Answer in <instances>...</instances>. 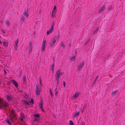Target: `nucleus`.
I'll use <instances>...</instances> for the list:
<instances>
[{"mask_svg": "<svg viewBox=\"0 0 125 125\" xmlns=\"http://www.w3.org/2000/svg\"><path fill=\"white\" fill-rule=\"evenodd\" d=\"M8 106V103L5 101L4 102L3 100L0 98V109H4L5 110L7 111L10 114V119L12 123L14 122V121L17 120L16 115L15 114L16 112L14 110L12 109L11 111L10 108H5Z\"/></svg>", "mask_w": 125, "mask_h": 125, "instance_id": "1", "label": "nucleus"}, {"mask_svg": "<svg viewBox=\"0 0 125 125\" xmlns=\"http://www.w3.org/2000/svg\"><path fill=\"white\" fill-rule=\"evenodd\" d=\"M57 40V39L54 38H52L50 42V47H52L55 44L56 41Z\"/></svg>", "mask_w": 125, "mask_h": 125, "instance_id": "2", "label": "nucleus"}, {"mask_svg": "<svg viewBox=\"0 0 125 125\" xmlns=\"http://www.w3.org/2000/svg\"><path fill=\"white\" fill-rule=\"evenodd\" d=\"M46 41L45 40H43L42 44V46L41 48V50L42 52L45 51L46 45L45 43H46Z\"/></svg>", "mask_w": 125, "mask_h": 125, "instance_id": "3", "label": "nucleus"}, {"mask_svg": "<svg viewBox=\"0 0 125 125\" xmlns=\"http://www.w3.org/2000/svg\"><path fill=\"white\" fill-rule=\"evenodd\" d=\"M79 94L80 93L79 92H78L77 93L76 92L73 95V96L72 97V99L73 100L77 99L78 97Z\"/></svg>", "mask_w": 125, "mask_h": 125, "instance_id": "4", "label": "nucleus"}, {"mask_svg": "<svg viewBox=\"0 0 125 125\" xmlns=\"http://www.w3.org/2000/svg\"><path fill=\"white\" fill-rule=\"evenodd\" d=\"M43 101L42 100H41V103L39 104V105L40 108L43 112H44V110L43 109Z\"/></svg>", "mask_w": 125, "mask_h": 125, "instance_id": "5", "label": "nucleus"}, {"mask_svg": "<svg viewBox=\"0 0 125 125\" xmlns=\"http://www.w3.org/2000/svg\"><path fill=\"white\" fill-rule=\"evenodd\" d=\"M11 82L14 85L16 88H18L19 84L16 81L14 80H11Z\"/></svg>", "mask_w": 125, "mask_h": 125, "instance_id": "6", "label": "nucleus"}, {"mask_svg": "<svg viewBox=\"0 0 125 125\" xmlns=\"http://www.w3.org/2000/svg\"><path fill=\"white\" fill-rule=\"evenodd\" d=\"M61 70H58L56 72L55 74V77H60V74L61 73Z\"/></svg>", "mask_w": 125, "mask_h": 125, "instance_id": "7", "label": "nucleus"}, {"mask_svg": "<svg viewBox=\"0 0 125 125\" xmlns=\"http://www.w3.org/2000/svg\"><path fill=\"white\" fill-rule=\"evenodd\" d=\"M19 42V39L18 38L15 41V50L16 51H17L18 49V43Z\"/></svg>", "mask_w": 125, "mask_h": 125, "instance_id": "8", "label": "nucleus"}, {"mask_svg": "<svg viewBox=\"0 0 125 125\" xmlns=\"http://www.w3.org/2000/svg\"><path fill=\"white\" fill-rule=\"evenodd\" d=\"M41 91V89L40 88L39 89H36L35 91L36 94L38 95H39Z\"/></svg>", "mask_w": 125, "mask_h": 125, "instance_id": "9", "label": "nucleus"}, {"mask_svg": "<svg viewBox=\"0 0 125 125\" xmlns=\"http://www.w3.org/2000/svg\"><path fill=\"white\" fill-rule=\"evenodd\" d=\"M84 61H83L82 62L80 63L78 67V70H79L80 69L82 68L83 66L84 65Z\"/></svg>", "mask_w": 125, "mask_h": 125, "instance_id": "10", "label": "nucleus"}, {"mask_svg": "<svg viewBox=\"0 0 125 125\" xmlns=\"http://www.w3.org/2000/svg\"><path fill=\"white\" fill-rule=\"evenodd\" d=\"M80 110L78 112L77 111H76L75 113V114H73V115L72 117L73 118H74L75 117H76L77 116H78L80 114Z\"/></svg>", "mask_w": 125, "mask_h": 125, "instance_id": "11", "label": "nucleus"}, {"mask_svg": "<svg viewBox=\"0 0 125 125\" xmlns=\"http://www.w3.org/2000/svg\"><path fill=\"white\" fill-rule=\"evenodd\" d=\"M22 102H23V104L25 105H30L29 102L27 100H23L22 99L21 100Z\"/></svg>", "mask_w": 125, "mask_h": 125, "instance_id": "12", "label": "nucleus"}, {"mask_svg": "<svg viewBox=\"0 0 125 125\" xmlns=\"http://www.w3.org/2000/svg\"><path fill=\"white\" fill-rule=\"evenodd\" d=\"M54 29L51 28V29L49 30H47V31L46 34L47 35H49L50 33H52V32L54 31Z\"/></svg>", "mask_w": 125, "mask_h": 125, "instance_id": "13", "label": "nucleus"}, {"mask_svg": "<svg viewBox=\"0 0 125 125\" xmlns=\"http://www.w3.org/2000/svg\"><path fill=\"white\" fill-rule=\"evenodd\" d=\"M21 116V121H23V119L25 118V115L22 113H21L20 114Z\"/></svg>", "mask_w": 125, "mask_h": 125, "instance_id": "14", "label": "nucleus"}, {"mask_svg": "<svg viewBox=\"0 0 125 125\" xmlns=\"http://www.w3.org/2000/svg\"><path fill=\"white\" fill-rule=\"evenodd\" d=\"M106 6L105 5H103L102 7L98 11V12L99 13H100L101 12H102L103 11V10H104V9H105V7Z\"/></svg>", "mask_w": 125, "mask_h": 125, "instance_id": "15", "label": "nucleus"}, {"mask_svg": "<svg viewBox=\"0 0 125 125\" xmlns=\"http://www.w3.org/2000/svg\"><path fill=\"white\" fill-rule=\"evenodd\" d=\"M33 116L34 117L38 119L40 118L41 116L40 114H36L34 115Z\"/></svg>", "mask_w": 125, "mask_h": 125, "instance_id": "16", "label": "nucleus"}, {"mask_svg": "<svg viewBox=\"0 0 125 125\" xmlns=\"http://www.w3.org/2000/svg\"><path fill=\"white\" fill-rule=\"evenodd\" d=\"M6 98L7 99V100L8 101H10V100H11L12 97H11L9 95H7L6 96Z\"/></svg>", "mask_w": 125, "mask_h": 125, "instance_id": "17", "label": "nucleus"}, {"mask_svg": "<svg viewBox=\"0 0 125 125\" xmlns=\"http://www.w3.org/2000/svg\"><path fill=\"white\" fill-rule=\"evenodd\" d=\"M4 121H5L9 125H12V124L10 121L7 118L6 119H5Z\"/></svg>", "mask_w": 125, "mask_h": 125, "instance_id": "18", "label": "nucleus"}, {"mask_svg": "<svg viewBox=\"0 0 125 125\" xmlns=\"http://www.w3.org/2000/svg\"><path fill=\"white\" fill-rule=\"evenodd\" d=\"M3 46H4L7 47L8 46V43L6 42L5 41L2 42Z\"/></svg>", "mask_w": 125, "mask_h": 125, "instance_id": "19", "label": "nucleus"}, {"mask_svg": "<svg viewBox=\"0 0 125 125\" xmlns=\"http://www.w3.org/2000/svg\"><path fill=\"white\" fill-rule=\"evenodd\" d=\"M29 102L30 105V104H33L34 103V101L33 99L31 98V100L29 101Z\"/></svg>", "mask_w": 125, "mask_h": 125, "instance_id": "20", "label": "nucleus"}, {"mask_svg": "<svg viewBox=\"0 0 125 125\" xmlns=\"http://www.w3.org/2000/svg\"><path fill=\"white\" fill-rule=\"evenodd\" d=\"M118 90H115L114 91L112 92V95L113 96H115L116 93L118 92Z\"/></svg>", "mask_w": 125, "mask_h": 125, "instance_id": "21", "label": "nucleus"}, {"mask_svg": "<svg viewBox=\"0 0 125 125\" xmlns=\"http://www.w3.org/2000/svg\"><path fill=\"white\" fill-rule=\"evenodd\" d=\"M56 9V5H55L54 6V8L53 9L52 12H54V13H56L57 10Z\"/></svg>", "mask_w": 125, "mask_h": 125, "instance_id": "22", "label": "nucleus"}, {"mask_svg": "<svg viewBox=\"0 0 125 125\" xmlns=\"http://www.w3.org/2000/svg\"><path fill=\"white\" fill-rule=\"evenodd\" d=\"M76 56V55H75L73 56V57H71L70 58V61H74L75 60V57Z\"/></svg>", "mask_w": 125, "mask_h": 125, "instance_id": "23", "label": "nucleus"}, {"mask_svg": "<svg viewBox=\"0 0 125 125\" xmlns=\"http://www.w3.org/2000/svg\"><path fill=\"white\" fill-rule=\"evenodd\" d=\"M56 80L57 81V84H59V83L60 80L59 79V78H60V77H55Z\"/></svg>", "mask_w": 125, "mask_h": 125, "instance_id": "24", "label": "nucleus"}, {"mask_svg": "<svg viewBox=\"0 0 125 125\" xmlns=\"http://www.w3.org/2000/svg\"><path fill=\"white\" fill-rule=\"evenodd\" d=\"M26 78L25 76H23V82L24 83V84H25L26 83Z\"/></svg>", "mask_w": 125, "mask_h": 125, "instance_id": "25", "label": "nucleus"}, {"mask_svg": "<svg viewBox=\"0 0 125 125\" xmlns=\"http://www.w3.org/2000/svg\"><path fill=\"white\" fill-rule=\"evenodd\" d=\"M99 28V27H97V28H96V29L95 30H94V32H93V33H92V34H94L96 33H97V31H98V30Z\"/></svg>", "mask_w": 125, "mask_h": 125, "instance_id": "26", "label": "nucleus"}, {"mask_svg": "<svg viewBox=\"0 0 125 125\" xmlns=\"http://www.w3.org/2000/svg\"><path fill=\"white\" fill-rule=\"evenodd\" d=\"M32 43L31 41L29 42V45L30 46V49H31H31H32V48H33V47L32 46Z\"/></svg>", "mask_w": 125, "mask_h": 125, "instance_id": "27", "label": "nucleus"}, {"mask_svg": "<svg viewBox=\"0 0 125 125\" xmlns=\"http://www.w3.org/2000/svg\"><path fill=\"white\" fill-rule=\"evenodd\" d=\"M114 7L113 6L111 5L110 7H109L108 8V10L109 11H110L111 10H113L114 8Z\"/></svg>", "mask_w": 125, "mask_h": 125, "instance_id": "28", "label": "nucleus"}, {"mask_svg": "<svg viewBox=\"0 0 125 125\" xmlns=\"http://www.w3.org/2000/svg\"><path fill=\"white\" fill-rule=\"evenodd\" d=\"M50 92V94L51 95V96L52 98L54 96V95L53 93L52 90L51 89H49Z\"/></svg>", "mask_w": 125, "mask_h": 125, "instance_id": "29", "label": "nucleus"}, {"mask_svg": "<svg viewBox=\"0 0 125 125\" xmlns=\"http://www.w3.org/2000/svg\"><path fill=\"white\" fill-rule=\"evenodd\" d=\"M23 14L25 16H26V18H28L29 17V14L27 13H26L25 12H24Z\"/></svg>", "mask_w": 125, "mask_h": 125, "instance_id": "30", "label": "nucleus"}, {"mask_svg": "<svg viewBox=\"0 0 125 125\" xmlns=\"http://www.w3.org/2000/svg\"><path fill=\"white\" fill-rule=\"evenodd\" d=\"M86 106L87 105H86V104H85L83 106V109L81 111V113H83V112L85 109L86 107Z\"/></svg>", "mask_w": 125, "mask_h": 125, "instance_id": "31", "label": "nucleus"}, {"mask_svg": "<svg viewBox=\"0 0 125 125\" xmlns=\"http://www.w3.org/2000/svg\"><path fill=\"white\" fill-rule=\"evenodd\" d=\"M55 25V21H53L52 24V25L51 26V28L54 29V27Z\"/></svg>", "mask_w": 125, "mask_h": 125, "instance_id": "32", "label": "nucleus"}, {"mask_svg": "<svg viewBox=\"0 0 125 125\" xmlns=\"http://www.w3.org/2000/svg\"><path fill=\"white\" fill-rule=\"evenodd\" d=\"M54 62L52 64L51 67V68L50 69V70L52 69H54Z\"/></svg>", "mask_w": 125, "mask_h": 125, "instance_id": "33", "label": "nucleus"}, {"mask_svg": "<svg viewBox=\"0 0 125 125\" xmlns=\"http://www.w3.org/2000/svg\"><path fill=\"white\" fill-rule=\"evenodd\" d=\"M69 125H74V123L72 120H70L69 121Z\"/></svg>", "mask_w": 125, "mask_h": 125, "instance_id": "34", "label": "nucleus"}, {"mask_svg": "<svg viewBox=\"0 0 125 125\" xmlns=\"http://www.w3.org/2000/svg\"><path fill=\"white\" fill-rule=\"evenodd\" d=\"M90 38L88 40H87L85 43L84 46H86L87 45V44L89 43V42L90 41Z\"/></svg>", "mask_w": 125, "mask_h": 125, "instance_id": "35", "label": "nucleus"}, {"mask_svg": "<svg viewBox=\"0 0 125 125\" xmlns=\"http://www.w3.org/2000/svg\"><path fill=\"white\" fill-rule=\"evenodd\" d=\"M55 13H54V12H52V15L51 16V17H52L54 18L55 17Z\"/></svg>", "mask_w": 125, "mask_h": 125, "instance_id": "36", "label": "nucleus"}, {"mask_svg": "<svg viewBox=\"0 0 125 125\" xmlns=\"http://www.w3.org/2000/svg\"><path fill=\"white\" fill-rule=\"evenodd\" d=\"M6 23L9 26L11 24L9 22L8 20H6Z\"/></svg>", "mask_w": 125, "mask_h": 125, "instance_id": "37", "label": "nucleus"}, {"mask_svg": "<svg viewBox=\"0 0 125 125\" xmlns=\"http://www.w3.org/2000/svg\"><path fill=\"white\" fill-rule=\"evenodd\" d=\"M96 81H95L94 80V82L92 83V84L91 85V87H93L94 86L95 84H96Z\"/></svg>", "mask_w": 125, "mask_h": 125, "instance_id": "38", "label": "nucleus"}, {"mask_svg": "<svg viewBox=\"0 0 125 125\" xmlns=\"http://www.w3.org/2000/svg\"><path fill=\"white\" fill-rule=\"evenodd\" d=\"M40 86H39V85L38 84H37L36 85V89H39L40 88Z\"/></svg>", "mask_w": 125, "mask_h": 125, "instance_id": "39", "label": "nucleus"}, {"mask_svg": "<svg viewBox=\"0 0 125 125\" xmlns=\"http://www.w3.org/2000/svg\"><path fill=\"white\" fill-rule=\"evenodd\" d=\"M25 18L23 16H22L21 18V21H22V22L24 21V20Z\"/></svg>", "mask_w": 125, "mask_h": 125, "instance_id": "40", "label": "nucleus"}, {"mask_svg": "<svg viewBox=\"0 0 125 125\" xmlns=\"http://www.w3.org/2000/svg\"><path fill=\"white\" fill-rule=\"evenodd\" d=\"M61 46L63 47L64 48H65V46L64 44L63 43V42H61Z\"/></svg>", "mask_w": 125, "mask_h": 125, "instance_id": "41", "label": "nucleus"}, {"mask_svg": "<svg viewBox=\"0 0 125 125\" xmlns=\"http://www.w3.org/2000/svg\"><path fill=\"white\" fill-rule=\"evenodd\" d=\"M25 95H24L23 96L24 97H25V98L26 99H28V95H27L26 94H25Z\"/></svg>", "mask_w": 125, "mask_h": 125, "instance_id": "42", "label": "nucleus"}, {"mask_svg": "<svg viewBox=\"0 0 125 125\" xmlns=\"http://www.w3.org/2000/svg\"><path fill=\"white\" fill-rule=\"evenodd\" d=\"M24 12H25L26 13H28V10L26 8L25 9V11Z\"/></svg>", "mask_w": 125, "mask_h": 125, "instance_id": "43", "label": "nucleus"}, {"mask_svg": "<svg viewBox=\"0 0 125 125\" xmlns=\"http://www.w3.org/2000/svg\"><path fill=\"white\" fill-rule=\"evenodd\" d=\"M32 51V49H31H31H30L29 52V54H30L31 53Z\"/></svg>", "mask_w": 125, "mask_h": 125, "instance_id": "44", "label": "nucleus"}, {"mask_svg": "<svg viewBox=\"0 0 125 125\" xmlns=\"http://www.w3.org/2000/svg\"><path fill=\"white\" fill-rule=\"evenodd\" d=\"M20 74L19 75V77L21 76V75L22 74V71L21 70L20 71Z\"/></svg>", "mask_w": 125, "mask_h": 125, "instance_id": "45", "label": "nucleus"}, {"mask_svg": "<svg viewBox=\"0 0 125 125\" xmlns=\"http://www.w3.org/2000/svg\"><path fill=\"white\" fill-rule=\"evenodd\" d=\"M6 82H7V84L8 85L10 86L11 85V83L10 82L8 81H7Z\"/></svg>", "mask_w": 125, "mask_h": 125, "instance_id": "46", "label": "nucleus"}, {"mask_svg": "<svg viewBox=\"0 0 125 125\" xmlns=\"http://www.w3.org/2000/svg\"><path fill=\"white\" fill-rule=\"evenodd\" d=\"M2 31V32L4 34H5L6 33L5 31L3 29H1Z\"/></svg>", "mask_w": 125, "mask_h": 125, "instance_id": "47", "label": "nucleus"}, {"mask_svg": "<svg viewBox=\"0 0 125 125\" xmlns=\"http://www.w3.org/2000/svg\"><path fill=\"white\" fill-rule=\"evenodd\" d=\"M63 84L64 87H65L66 83L64 81H63Z\"/></svg>", "mask_w": 125, "mask_h": 125, "instance_id": "48", "label": "nucleus"}, {"mask_svg": "<svg viewBox=\"0 0 125 125\" xmlns=\"http://www.w3.org/2000/svg\"><path fill=\"white\" fill-rule=\"evenodd\" d=\"M58 94V92L57 91H56L55 92V95L56 96H57Z\"/></svg>", "mask_w": 125, "mask_h": 125, "instance_id": "49", "label": "nucleus"}, {"mask_svg": "<svg viewBox=\"0 0 125 125\" xmlns=\"http://www.w3.org/2000/svg\"><path fill=\"white\" fill-rule=\"evenodd\" d=\"M39 83L41 85H42V81L41 80V78H40V80L39 81Z\"/></svg>", "mask_w": 125, "mask_h": 125, "instance_id": "50", "label": "nucleus"}, {"mask_svg": "<svg viewBox=\"0 0 125 125\" xmlns=\"http://www.w3.org/2000/svg\"><path fill=\"white\" fill-rule=\"evenodd\" d=\"M98 76H99V75H98L96 77L95 79L94 80L95 81H96Z\"/></svg>", "mask_w": 125, "mask_h": 125, "instance_id": "51", "label": "nucleus"}, {"mask_svg": "<svg viewBox=\"0 0 125 125\" xmlns=\"http://www.w3.org/2000/svg\"><path fill=\"white\" fill-rule=\"evenodd\" d=\"M64 74V72H61V73L60 74V75H62Z\"/></svg>", "mask_w": 125, "mask_h": 125, "instance_id": "52", "label": "nucleus"}, {"mask_svg": "<svg viewBox=\"0 0 125 125\" xmlns=\"http://www.w3.org/2000/svg\"><path fill=\"white\" fill-rule=\"evenodd\" d=\"M82 125H85V123L83 121L82 122Z\"/></svg>", "mask_w": 125, "mask_h": 125, "instance_id": "53", "label": "nucleus"}, {"mask_svg": "<svg viewBox=\"0 0 125 125\" xmlns=\"http://www.w3.org/2000/svg\"><path fill=\"white\" fill-rule=\"evenodd\" d=\"M4 74L5 75H6V74H7V72L6 71V70H4Z\"/></svg>", "mask_w": 125, "mask_h": 125, "instance_id": "54", "label": "nucleus"}, {"mask_svg": "<svg viewBox=\"0 0 125 125\" xmlns=\"http://www.w3.org/2000/svg\"><path fill=\"white\" fill-rule=\"evenodd\" d=\"M38 118H34V120L35 121H37L38 120Z\"/></svg>", "mask_w": 125, "mask_h": 125, "instance_id": "55", "label": "nucleus"}, {"mask_svg": "<svg viewBox=\"0 0 125 125\" xmlns=\"http://www.w3.org/2000/svg\"><path fill=\"white\" fill-rule=\"evenodd\" d=\"M53 117H54L55 118L56 117V116L55 114H53Z\"/></svg>", "mask_w": 125, "mask_h": 125, "instance_id": "56", "label": "nucleus"}, {"mask_svg": "<svg viewBox=\"0 0 125 125\" xmlns=\"http://www.w3.org/2000/svg\"><path fill=\"white\" fill-rule=\"evenodd\" d=\"M59 34L58 33V36L57 37V39H59Z\"/></svg>", "mask_w": 125, "mask_h": 125, "instance_id": "57", "label": "nucleus"}, {"mask_svg": "<svg viewBox=\"0 0 125 125\" xmlns=\"http://www.w3.org/2000/svg\"><path fill=\"white\" fill-rule=\"evenodd\" d=\"M19 91L21 93H22L23 92V91H21V90H19Z\"/></svg>", "mask_w": 125, "mask_h": 125, "instance_id": "58", "label": "nucleus"}, {"mask_svg": "<svg viewBox=\"0 0 125 125\" xmlns=\"http://www.w3.org/2000/svg\"><path fill=\"white\" fill-rule=\"evenodd\" d=\"M57 87L55 89V92H56V91H57Z\"/></svg>", "mask_w": 125, "mask_h": 125, "instance_id": "59", "label": "nucleus"}, {"mask_svg": "<svg viewBox=\"0 0 125 125\" xmlns=\"http://www.w3.org/2000/svg\"><path fill=\"white\" fill-rule=\"evenodd\" d=\"M0 22H1L2 23V24H3V21L2 20H1L0 21Z\"/></svg>", "mask_w": 125, "mask_h": 125, "instance_id": "60", "label": "nucleus"}, {"mask_svg": "<svg viewBox=\"0 0 125 125\" xmlns=\"http://www.w3.org/2000/svg\"><path fill=\"white\" fill-rule=\"evenodd\" d=\"M0 44H2V42L0 40Z\"/></svg>", "mask_w": 125, "mask_h": 125, "instance_id": "61", "label": "nucleus"}, {"mask_svg": "<svg viewBox=\"0 0 125 125\" xmlns=\"http://www.w3.org/2000/svg\"><path fill=\"white\" fill-rule=\"evenodd\" d=\"M52 70V73H53L54 69H52V70Z\"/></svg>", "mask_w": 125, "mask_h": 125, "instance_id": "62", "label": "nucleus"}, {"mask_svg": "<svg viewBox=\"0 0 125 125\" xmlns=\"http://www.w3.org/2000/svg\"><path fill=\"white\" fill-rule=\"evenodd\" d=\"M69 46L70 47L71 46V44L70 43L69 44Z\"/></svg>", "mask_w": 125, "mask_h": 125, "instance_id": "63", "label": "nucleus"}, {"mask_svg": "<svg viewBox=\"0 0 125 125\" xmlns=\"http://www.w3.org/2000/svg\"><path fill=\"white\" fill-rule=\"evenodd\" d=\"M56 35H55L53 38H56Z\"/></svg>", "mask_w": 125, "mask_h": 125, "instance_id": "64", "label": "nucleus"}]
</instances>
